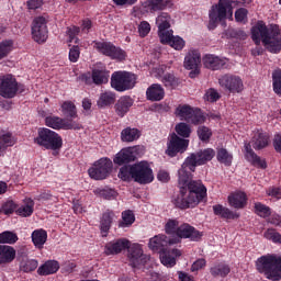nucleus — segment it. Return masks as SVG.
Listing matches in <instances>:
<instances>
[{
    "instance_id": "1",
    "label": "nucleus",
    "mask_w": 281,
    "mask_h": 281,
    "mask_svg": "<svg viewBox=\"0 0 281 281\" xmlns=\"http://www.w3.org/2000/svg\"><path fill=\"white\" fill-rule=\"evenodd\" d=\"M215 155L216 151L214 149L206 148L187 157L178 171L180 193L175 200L177 207H180V210L194 207L207 196V188L204 187L201 180H192V172L196 170V166H203L207 161H212Z\"/></svg>"
},
{
    "instance_id": "2",
    "label": "nucleus",
    "mask_w": 281,
    "mask_h": 281,
    "mask_svg": "<svg viewBox=\"0 0 281 281\" xmlns=\"http://www.w3.org/2000/svg\"><path fill=\"white\" fill-rule=\"evenodd\" d=\"M251 38L256 45L262 43L272 54L281 52V29L278 25L268 29L265 22L259 21L251 29Z\"/></svg>"
},
{
    "instance_id": "3",
    "label": "nucleus",
    "mask_w": 281,
    "mask_h": 281,
    "mask_svg": "<svg viewBox=\"0 0 281 281\" xmlns=\"http://www.w3.org/2000/svg\"><path fill=\"white\" fill-rule=\"evenodd\" d=\"M119 179L122 181H135L140 186H146L155 181V175L153 168L148 161H139L134 165L123 166L119 171Z\"/></svg>"
},
{
    "instance_id": "4",
    "label": "nucleus",
    "mask_w": 281,
    "mask_h": 281,
    "mask_svg": "<svg viewBox=\"0 0 281 281\" xmlns=\"http://www.w3.org/2000/svg\"><path fill=\"white\" fill-rule=\"evenodd\" d=\"M149 249L153 251H160V262L165 267H175L177 265V258H180L181 250L166 249L170 246V239L166 235H156L149 239Z\"/></svg>"
},
{
    "instance_id": "5",
    "label": "nucleus",
    "mask_w": 281,
    "mask_h": 281,
    "mask_svg": "<svg viewBox=\"0 0 281 281\" xmlns=\"http://www.w3.org/2000/svg\"><path fill=\"white\" fill-rule=\"evenodd\" d=\"M257 271L263 273L267 280H281V257L273 255H266L257 259Z\"/></svg>"
},
{
    "instance_id": "6",
    "label": "nucleus",
    "mask_w": 281,
    "mask_h": 281,
    "mask_svg": "<svg viewBox=\"0 0 281 281\" xmlns=\"http://www.w3.org/2000/svg\"><path fill=\"white\" fill-rule=\"evenodd\" d=\"M209 30H216V26L221 21L234 19V10L232 9V1L229 0H218L217 4H214L209 13Z\"/></svg>"
},
{
    "instance_id": "7",
    "label": "nucleus",
    "mask_w": 281,
    "mask_h": 281,
    "mask_svg": "<svg viewBox=\"0 0 281 281\" xmlns=\"http://www.w3.org/2000/svg\"><path fill=\"white\" fill-rule=\"evenodd\" d=\"M34 143L46 150H60L63 148V137L49 128H40Z\"/></svg>"
},
{
    "instance_id": "8",
    "label": "nucleus",
    "mask_w": 281,
    "mask_h": 281,
    "mask_svg": "<svg viewBox=\"0 0 281 281\" xmlns=\"http://www.w3.org/2000/svg\"><path fill=\"white\" fill-rule=\"evenodd\" d=\"M137 85V76L128 71H115L111 76V87L115 91H128Z\"/></svg>"
},
{
    "instance_id": "9",
    "label": "nucleus",
    "mask_w": 281,
    "mask_h": 281,
    "mask_svg": "<svg viewBox=\"0 0 281 281\" xmlns=\"http://www.w3.org/2000/svg\"><path fill=\"white\" fill-rule=\"evenodd\" d=\"M176 115L189 124H203V122H205V116L201 110L194 109L188 104L178 105L176 109Z\"/></svg>"
},
{
    "instance_id": "10",
    "label": "nucleus",
    "mask_w": 281,
    "mask_h": 281,
    "mask_svg": "<svg viewBox=\"0 0 281 281\" xmlns=\"http://www.w3.org/2000/svg\"><path fill=\"white\" fill-rule=\"evenodd\" d=\"M111 170H113V161L109 158H101L92 165L88 170V175L94 181H102V179H106L111 175Z\"/></svg>"
},
{
    "instance_id": "11",
    "label": "nucleus",
    "mask_w": 281,
    "mask_h": 281,
    "mask_svg": "<svg viewBox=\"0 0 281 281\" xmlns=\"http://www.w3.org/2000/svg\"><path fill=\"white\" fill-rule=\"evenodd\" d=\"M19 93V81L13 75H0V95L8 100Z\"/></svg>"
},
{
    "instance_id": "12",
    "label": "nucleus",
    "mask_w": 281,
    "mask_h": 281,
    "mask_svg": "<svg viewBox=\"0 0 281 281\" xmlns=\"http://www.w3.org/2000/svg\"><path fill=\"white\" fill-rule=\"evenodd\" d=\"M202 237H203V233L196 231L190 224H181L177 228L176 237H172L169 239V245H179L182 238H190V240L198 241Z\"/></svg>"
},
{
    "instance_id": "13",
    "label": "nucleus",
    "mask_w": 281,
    "mask_h": 281,
    "mask_svg": "<svg viewBox=\"0 0 281 281\" xmlns=\"http://www.w3.org/2000/svg\"><path fill=\"white\" fill-rule=\"evenodd\" d=\"M94 49H98L103 56H109L112 60H125L126 52L110 42H95Z\"/></svg>"
},
{
    "instance_id": "14",
    "label": "nucleus",
    "mask_w": 281,
    "mask_h": 281,
    "mask_svg": "<svg viewBox=\"0 0 281 281\" xmlns=\"http://www.w3.org/2000/svg\"><path fill=\"white\" fill-rule=\"evenodd\" d=\"M32 38L35 43L43 44L47 42V19L45 16H37L32 22Z\"/></svg>"
},
{
    "instance_id": "15",
    "label": "nucleus",
    "mask_w": 281,
    "mask_h": 281,
    "mask_svg": "<svg viewBox=\"0 0 281 281\" xmlns=\"http://www.w3.org/2000/svg\"><path fill=\"white\" fill-rule=\"evenodd\" d=\"M218 85L225 91L229 93H241L243 89H245V85L243 83V79L239 76L235 75H224L218 79Z\"/></svg>"
},
{
    "instance_id": "16",
    "label": "nucleus",
    "mask_w": 281,
    "mask_h": 281,
    "mask_svg": "<svg viewBox=\"0 0 281 281\" xmlns=\"http://www.w3.org/2000/svg\"><path fill=\"white\" fill-rule=\"evenodd\" d=\"M188 146H190L189 139H183L173 133L169 137L166 154L169 157H177L178 153H186L188 150Z\"/></svg>"
},
{
    "instance_id": "17",
    "label": "nucleus",
    "mask_w": 281,
    "mask_h": 281,
    "mask_svg": "<svg viewBox=\"0 0 281 281\" xmlns=\"http://www.w3.org/2000/svg\"><path fill=\"white\" fill-rule=\"evenodd\" d=\"M183 65L188 70H193V72H190V78H194V76L199 75V67H201V53L194 49L189 50L184 57Z\"/></svg>"
},
{
    "instance_id": "18",
    "label": "nucleus",
    "mask_w": 281,
    "mask_h": 281,
    "mask_svg": "<svg viewBox=\"0 0 281 281\" xmlns=\"http://www.w3.org/2000/svg\"><path fill=\"white\" fill-rule=\"evenodd\" d=\"M131 247V241L126 238L119 239L116 241H110L105 245L104 254L105 256H115L117 254H122L124 249H128Z\"/></svg>"
},
{
    "instance_id": "19",
    "label": "nucleus",
    "mask_w": 281,
    "mask_h": 281,
    "mask_svg": "<svg viewBox=\"0 0 281 281\" xmlns=\"http://www.w3.org/2000/svg\"><path fill=\"white\" fill-rule=\"evenodd\" d=\"M128 251V258L132 267H139V265H146V260H148V257L144 255V250H142V246L139 244H134Z\"/></svg>"
},
{
    "instance_id": "20",
    "label": "nucleus",
    "mask_w": 281,
    "mask_h": 281,
    "mask_svg": "<svg viewBox=\"0 0 281 281\" xmlns=\"http://www.w3.org/2000/svg\"><path fill=\"white\" fill-rule=\"evenodd\" d=\"M245 157L251 166H255V168H261L262 170H266L267 168V160L260 158V156L256 155L254 149H251V144L246 143L245 144Z\"/></svg>"
},
{
    "instance_id": "21",
    "label": "nucleus",
    "mask_w": 281,
    "mask_h": 281,
    "mask_svg": "<svg viewBox=\"0 0 281 281\" xmlns=\"http://www.w3.org/2000/svg\"><path fill=\"white\" fill-rule=\"evenodd\" d=\"M251 144L255 150H262V148H267V146H269V134L262 130H255L252 132Z\"/></svg>"
},
{
    "instance_id": "22",
    "label": "nucleus",
    "mask_w": 281,
    "mask_h": 281,
    "mask_svg": "<svg viewBox=\"0 0 281 281\" xmlns=\"http://www.w3.org/2000/svg\"><path fill=\"white\" fill-rule=\"evenodd\" d=\"M117 221V215L113 211H105L100 220V229L102 236H106L109 234V229H111V225Z\"/></svg>"
},
{
    "instance_id": "23",
    "label": "nucleus",
    "mask_w": 281,
    "mask_h": 281,
    "mask_svg": "<svg viewBox=\"0 0 281 281\" xmlns=\"http://www.w3.org/2000/svg\"><path fill=\"white\" fill-rule=\"evenodd\" d=\"M45 124L49 128H54L55 131H60V128H64L65 131H69L71 128H75L69 121L60 119L58 116H47L45 119Z\"/></svg>"
},
{
    "instance_id": "24",
    "label": "nucleus",
    "mask_w": 281,
    "mask_h": 281,
    "mask_svg": "<svg viewBox=\"0 0 281 281\" xmlns=\"http://www.w3.org/2000/svg\"><path fill=\"white\" fill-rule=\"evenodd\" d=\"M228 204L235 210H243L247 206V194L243 191H236L228 195Z\"/></svg>"
},
{
    "instance_id": "25",
    "label": "nucleus",
    "mask_w": 281,
    "mask_h": 281,
    "mask_svg": "<svg viewBox=\"0 0 281 281\" xmlns=\"http://www.w3.org/2000/svg\"><path fill=\"white\" fill-rule=\"evenodd\" d=\"M113 161L117 166H123V164H130V161H135V148L127 147L122 149L116 154Z\"/></svg>"
},
{
    "instance_id": "26",
    "label": "nucleus",
    "mask_w": 281,
    "mask_h": 281,
    "mask_svg": "<svg viewBox=\"0 0 281 281\" xmlns=\"http://www.w3.org/2000/svg\"><path fill=\"white\" fill-rule=\"evenodd\" d=\"M34 200L32 198H25L22 203L15 209V214L22 216V218H27L34 214Z\"/></svg>"
},
{
    "instance_id": "27",
    "label": "nucleus",
    "mask_w": 281,
    "mask_h": 281,
    "mask_svg": "<svg viewBox=\"0 0 281 281\" xmlns=\"http://www.w3.org/2000/svg\"><path fill=\"white\" fill-rule=\"evenodd\" d=\"M203 65L206 67V69H222V67L227 65V59H222L221 57L214 55H206L203 57Z\"/></svg>"
},
{
    "instance_id": "28",
    "label": "nucleus",
    "mask_w": 281,
    "mask_h": 281,
    "mask_svg": "<svg viewBox=\"0 0 281 281\" xmlns=\"http://www.w3.org/2000/svg\"><path fill=\"white\" fill-rule=\"evenodd\" d=\"M146 95L147 100H150V102H159L162 98H165L166 91L161 85L154 83L147 88Z\"/></svg>"
},
{
    "instance_id": "29",
    "label": "nucleus",
    "mask_w": 281,
    "mask_h": 281,
    "mask_svg": "<svg viewBox=\"0 0 281 281\" xmlns=\"http://www.w3.org/2000/svg\"><path fill=\"white\" fill-rule=\"evenodd\" d=\"M143 5L149 12H158L159 10L170 8V5H172V0H146Z\"/></svg>"
},
{
    "instance_id": "30",
    "label": "nucleus",
    "mask_w": 281,
    "mask_h": 281,
    "mask_svg": "<svg viewBox=\"0 0 281 281\" xmlns=\"http://www.w3.org/2000/svg\"><path fill=\"white\" fill-rule=\"evenodd\" d=\"M131 106H133L131 97H121L115 104V111L120 117H124V114L131 111Z\"/></svg>"
},
{
    "instance_id": "31",
    "label": "nucleus",
    "mask_w": 281,
    "mask_h": 281,
    "mask_svg": "<svg viewBox=\"0 0 281 281\" xmlns=\"http://www.w3.org/2000/svg\"><path fill=\"white\" fill-rule=\"evenodd\" d=\"M60 269L58 261L48 260L37 269L38 276H52Z\"/></svg>"
},
{
    "instance_id": "32",
    "label": "nucleus",
    "mask_w": 281,
    "mask_h": 281,
    "mask_svg": "<svg viewBox=\"0 0 281 281\" xmlns=\"http://www.w3.org/2000/svg\"><path fill=\"white\" fill-rule=\"evenodd\" d=\"M14 258H16V250H14L11 246L0 245V265L12 262Z\"/></svg>"
},
{
    "instance_id": "33",
    "label": "nucleus",
    "mask_w": 281,
    "mask_h": 281,
    "mask_svg": "<svg viewBox=\"0 0 281 281\" xmlns=\"http://www.w3.org/2000/svg\"><path fill=\"white\" fill-rule=\"evenodd\" d=\"M213 212L215 216H221L222 218H227V220H234L238 218L240 215L236 212H233L232 210L221 205L216 204L213 206Z\"/></svg>"
},
{
    "instance_id": "34",
    "label": "nucleus",
    "mask_w": 281,
    "mask_h": 281,
    "mask_svg": "<svg viewBox=\"0 0 281 281\" xmlns=\"http://www.w3.org/2000/svg\"><path fill=\"white\" fill-rule=\"evenodd\" d=\"M110 74L106 69H93L92 82L94 85H106L109 82Z\"/></svg>"
},
{
    "instance_id": "35",
    "label": "nucleus",
    "mask_w": 281,
    "mask_h": 281,
    "mask_svg": "<svg viewBox=\"0 0 281 281\" xmlns=\"http://www.w3.org/2000/svg\"><path fill=\"white\" fill-rule=\"evenodd\" d=\"M32 241L37 249H43V245L47 243V231L36 229L32 233Z\"/></svg>"
},
{
    "instance_id": "36",
    "label": "nucleus",
    "mask_w": 281,
    "mask_h": 281,
    "mask_svg": "<svg viewBox=\"0 0 281 281\" xmlns=\"http://www.w3.org/2000/svg\"><path fill=\"white\" fill-rule=\"evenodd\" d=\"M231 271L232 268L227 263H218L211 268V274L214 278H227Z\"/></svg>"
},
{
    "instance_id": "37",
    "label": "nucleus",
    "mask_w": 281,
    "mask_h": 281,
    "mask_svg": "<svg viewBox=\"0 0 281 281\" xmlns=\"http://www.w3.org/2000/svg\"><path fill=\"white\" fill-rule=\"evenodd\" d=\"M140 133L137 128L126 127L121 132L122 142H135L139 139Z\"/></svg>"
},
{
    "instance_id": "38",
    "label": "nucleus",
    "mask_w": 281,
    "mask_h": 281,
    "mask_svg": "<svg viewBox=\"0 0 281 281\" xmlns=\"http://www.w3.org/2000/svg\"><path fill=\"white\" fill-rule=\"evenodd\" d=\"M14 50V41L12 40H4L0 42V60L3 58H8L10 54Z\"/></svg>"
},
{
    "instance_id": "39",
    "label": "nucleus",
    "mask_w": 281,
    "mask_h": 281,
    "mask_svg": "<svg viewBox=\"0 0 281 281\" xmlns=\"http://www.w3.org/2000/svg\"><path fill=\"white\" fill-rule=\"evenodd\" d=\"M135 223V214L133 211H123L122 212V218L119 222V227H131Z\"/></svg>"
},
{
    "instance_id": "40",
    "label": "nucleus",
    "mask_w": 281,
    "mask_h": 281,
    "mask_svg": "<svg viewBox=\"0 0 281 281\" xmlns=\"http://www.w3.org/2000/svg\"><path fill=\"white\" fill-rule=\"evenodd\" d=\"M217 161L220 164H224V166H232V161H234V156L227 151L225 148H220L217 150Z\"/></svg>"
},
{
    "instance_id": "41",
    "label": "nucleus",
    "mask_w": 281,
    "mask_h": 281,
    "mask_svg": "<svg viewBox=\"0 0 281 281\" xmlns=\"http://www.w3.org/2000/svg\"><path fill=\"white\" fill-rule=\"evenodd\" d=\"M19 240V236L10 231H5L0 234V244L2 245H14Z\"/></svg>"
},
{
    "instance_id": "42",
    "label": "nucleus",
    "mask_w": 281,
    "mask_h": 281,
    "mask_svg": "<svg viewBox=\"0 0 281 281\" xmlns=\"http://www.w3.org/2000/svg\"><path fill=\"white\" fill-rule=\"evenodd\" d=\"M78 34H80L79 26L68 27L66 31V36L68 37L67 43H75V45H78V43H80V38H78Z\"/></svg>"
},
{
    "instance_id": "43",
    "label": "nucleus",
    "mask_w": 281,
    "mask_h": 281,
    "mask_svg": "<svg viewBox=\"0 0 281 281\" xmlns=\"http://www.w3.org/2000/svg\"><path fill=\"white\" fill-rule=\"evenodd\" d=\"M156 25L159 30H170V15L168 13H160L156 19Z\"/></svg>"
},
{
    "instance_id": "44",
    "label": "nucleus",
    "mask_w": 281,
    "mask_h": 281,
    "mask_svg": "<svg viewBox=\"0 0 281 281\" xmlns=\"http://www.w3.org/2000/svg\"><path fill=\"white\" fill-rule=\"evenodd\" d=\"M115 102V94L113 92H104L98 100V106H110Z\"/></svg>"
},
{
    "instance_id": "45",
    "label": "nucleus",
    "mask_w": 281,
    "mask_h": 281,
    "mask_svg": "<svg viewBox=\"0 0 281 281\" xmlns=\"http://www.w3.org/2000/svg\"><path fill=\"white\" fill-rule=\"evenodd\" d=\"M61 113L68 117H77L76 104L71 101H65L61 104Z\"/></svg>"
},
{
    "instance_id": "46",
    "label": "nucleus",
    "mask_w": 281,
    "mask_h": 281,
    "mask_svg": "<svg viewBox=\"0 0 281 281\" xmlns=\"http://www.w3.org/2000/svg\"><path fill=\"white\" fill-rule=\"evenodd\" d=\"M172 34H173L172 30H168V29L158 30V36L162 45H170L172 38L175 37V35Z\"/></svg>"
},
{
    "instance_id": "47",
    "label": "nucleus",
    "mask_w": 281,
    "mask_h": 281,
    "mask_svg": "<svg viewBox=\"0 0 281 281\" xmlns=\"http://www.w3.org/2000/svg\"><path fill=\"white\" fill-rule=\"evenodd\" d=\"M255 213L261 218H268V216H271V209L260 202H256Z\"/></svg>"
},
{
    "instance_id": "48",
    "label": "nucleus",
    "mask_w": 281,
    "mask_h": 281,
    "mask_svg": "<svg viewBox=\"0 0 281 281\" xmlns=\"http://www.w3.org/2000/svg\"><path fill=\"white\" fill-rule=\"evenodd\" d=\"M203 99L205 102H218V100H221V93L218 90L210 88L205 91Z\"/></svg>"
},
{
    "instance_id": "49",
    "label": "nucleus",
    "mask_w": 281,
    "mask_h": 281,
    "mask_svg": "<svg viewBox=\"0 0 281 281\" xmlns=\"http://www.w3.org/2000/svg\"><path fill=\"white\" fill-rule=\"evenodd\" d=\"M37 268H38V261L34 259H29L21 263V269L25 273H31V271H36Z\"/></svg>"
},
{
    "instance_id": "50",
    "label": "nucleus",
    "mask_w": 281,
    "mask_h": 281,
    "mask_svg": "<svg viewBox=\"0 0 281 281\" xmlns=\"http://www.w3.org/2000/svg\"><path fill=\"white\" fill-rule=\"evenodd\" d=\"M273 91L281 95V71L274 70L272 72Z\"/></svg>"
},
{
    "instance_id": "51",
    "label": "nucleus",
    "mask_w": 281,
    "mask_h": 281,
    "mask_svg": "<svg viewBox=\"0 0 281 281\" xmlns=\"http://www.w3.org/2000/svg\"><path fill=\"white\" fill-rule=\"evenodd\" d=\"M15 142L12 138V134L7 133L0 137V153L7 148V146H14Z\"/></svg>"
},
{
    "instance_id": "52",
    "label": "nucleus",
    "mask_w": 281,
    "mask_h": 281,
    "mask_svg": "<svg viewBox=\"0 0 281 281\" xmlns=\"http://www.w3.org/2000/svg\"><path fill=\"white\" fill-rule=\"evenodd\" d=\"M176 133H178L180 137H190L192 130L190 128V125L186 123H179L176 125Z\"/></svg>"
},
{
    "instance_id": "53",
    "label": "nucleus",
    "mask_w": 281,
    "mask_h": 281,
    "mask_svg": "<svg viewBox=\"0 0 281 281\" xmlns=\"http://www.w3.org/2000/svg\"><path fill=\"white\" fill-rule=\"evenodd\" d=\"M263 236L267 240H272V243H281V234L273 228H268Z\"/></svg>"
},
{
    "instance_id": "54",
    "label": "nucleus",
    "mask_w": 281,
    "mask_h": 281,
    "mask_svg": "<svg viewBox=\"0 0 281 281\" xmlns=\"http://www.w3.org/2000/svg\"><path fill=\"white\" fill-rule=\"evenodd\" d=\"M169 45L177 52H181V49L186 47V41L180 36H173L171 42H169Z\"/></svg>"
},
{
    "instance_id": "55",
    "label": "nucleus",
    "mask_w": 281,
    "mask_h": 281,
    "mask_svg": "<svg viewBox=\"0 0 281 281\" xmlns=\"http://www.w3.org/2000/svg\"><path fill=\"white\" fill-rule=\"evenodd\" d=\"M179 222L176 220H169L167 224L165 225L166 234H172L173 236H177V229H179Z\"/></svg>"
},
{
    "instance_id": "56",
    "label": "nucleus",
    "mask_w": 281,
    "mask_h": 281,
    "mask_svg": "<svg viewBox=\"0 0 281 281\" xmlns=\"http://www.w3.org/2000/svg\"><path fill=\"white\" fill-rule=\"evenodd\" d=\"M198 135L201 142H209L210 137H212V130L205 126H200L198 128Z\"/></svg>"
},
{
    "instance_id": "57",
    "label": "nucleus",
    "mask_w": 281,
    "mask_h": 281,
    "mask_svg": "<svg viewBox=\"0 0 281 281\" xmlns=\"http://www.w3.org/2000/svg\"><path fill=\"white\" fill-rule=\"evenodd\" d=\"M14 210H16V204L14 201H8L1 206L0 214H5V216H9V214H13Z\"/></svg>"
},
{
    "instance_id": "58",
    "label": "nucleus",
    "mask_w": 281,
    "mask_h": 281,
    "mask_svg": "<svg viewBox=\"0 0 281 281\" xmlns=\"http://www.w3.org/2000/svg\"><path fill=\"white\" fill-rule=\"evenodd\" d=\"M68 58L70 63H78V60L80 59V46L78 45L71 46L69 49Z\"/></svg>"
},
{
    "instance_id": "59",
    "label": "nucleus",
    "mask_w": 281,
    "mask_h": 281,
    "mask_svg": "<svg viewBox=\"0 0 281 281\" xmlns=\"http://www.w3.org/2000/svg\"><path fill=\"white\" fill-rule=\"evenodd\" d=\"M138 34L142 36V38L148 36V34H150V23L142 21L138 25Z\"/></svg>"
},
{
    "instance_id": "60",
    "label": "nucleus",
    "mask_w": 281,
    "mask_h": 281,
    "mask_svg": "<svg viewBox=\"0 0 281 281\" xmlns=\"http://www.w3.org/2000/svg\"><path fill=\"white\" fill-rule=\"evenodd\" d=\"M161 82L165 85V87H176L177 78H175V75L168 74L162 77Z\"/></svg>"
},
{
    "instance_id": "61",
    "label": "nucleus",
    "mask_w": 281,
    "mask_h": 281,
    "mask_svg": "<svg viewBox=\"0 0 281 281\" xmlns=\"http://www.w3.org/2000/svg\"><path fill=\"white\" fill-rule=\"evenodd\" d=\"M235 20L237 21V23H245V21H247V9H238L235 12Z\"/></svg>"
},
{
    "instance_id": "62",
    "label": "nucleus",
    "mask_w": 281,
    "mask_h": 281,
    "mask_svg": "<svg viewBox=\"0 0 281 281\" xmlns=\"http://www.w3.org/2000/svg\"><path fill=\"white\" fill-rule=\"evenodd\" d=\"M100 194L103 199H108V201H111V199H115V196H117V192H115L113 189L101 190Z\"/></svg>"
},
{
    "instance_id": "63",
    "label": "nucleus",
    "mask_w": 281,
    "mask_h": 281,
    "mask_svg": "<svg viewBox=\"0 0 281 281\" xmlns=\"http://www.w3.org/2000/svg\"><path fill=\"white\" fill-rule=\"evenodd\" d=\"M268 196L276 199L277 201L281 199V189L278 187H271L267 190Z\"/></svg>"
},
{
    "instance_id": "64",
    "label": "nucleus",
    "mask_w": 281,
    "mask_h": 281,
    "mask_svg": "<svg viewBox=\"0 0 281 281\" xmlns=\"http://www.w3.org/2000/svg\"><path fill=\"white\" fill-rule=\"evenodd\" d=\"M205 265H207V262L205 261V259L201 258L198 259L196 261L193 262V265L191 266V271H201V269H203L205 267Z\"/></svg>"
}]
</instances>
